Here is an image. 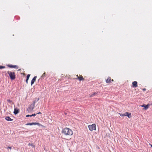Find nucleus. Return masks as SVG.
Masks as SVG:
<instances>
[{
  "instance_id": "f257e3e1",
  "label": "nucleus",
  "mask_w": 152,
  "mask_h": 152,
  "mask_svg": "<svg viewBox=\"0 0 152 152\" xmlns=\"http://www.w3.org/2000/svg\"><path fill=\"white\" fill-rule=\"evenodd\" d=\"M61 132L65 136H71L73 134L72 131L70 129L66 127L64 128L61 131Z\"/></svg>"
},
{
  "instance_id": "f03ea898",
  "label": "nucleus",
  "mask_w": 152,
  "mask_h": 152,
  "mask_svg": "<svg viewBox=\"0 0 152 152\" xmlns=\"http://www.w3.org/2000/svg\"><path fill=\"white\" fill-rule=\"evenodd\" d=\"M7 73L9 75L10 77L12 80H13L15 79V75L14 72L8 71Z\"/></svg>"
},
{
  "instance_id": "7ed1b4c3",
  "label": "nucleus",
  "mask_w": 152,
  "mask_h": 152,
  "mask_svg": "<svg viewBox=\"0 0 152 152\" xmlns=\"http://www.w3.org/2000/svg\"><path fill=\"white\" fill-rule=\"evenodd\" d=\"M88 127L91 131H92L93 130H96V125L95 124L89 125L88 126Z\"/></svg>"
},
{
  "instance_id": "20e7f679",
  "label": "nucleus",
  "mask_w": 152,
  "mask_h": 152,
  "mask_svg": "<svg viewBox=\"0 0 152 152\" xmlns=\"http://www.w3.org/2000/svg\"><path fill=\"white\" fill-rule=\"evenodd\" d=\"M35 105L33 104H31L28 107L27 110L28 112H31L34 108Z\"/></svg>"
},
{
  "instance_id": "39448f33",
  "label": "nucleus",
  "mask_w": 152,
  "mask_h": 152,
  "mask_svg": "<svg viewBox=\"0 0 152 152\" xmlns=\"http://www.w3.org/2000/svg\"><path fill=\"white\" fill-rule=\"evenodd\" d=\"M38 125L39 126H41L42 127H44V126L43 125L40 124L39 123L33 122V123H28L26 124V125Z\"/></svg>"
},
{
  "instance_id": "423d86ee",
  "label": "nucleus",
  "mask_w": 152,
  "mask_h": 152,
  "mask_svg": "<svg viewBox=\"0 0 152 152\" xmlns=\"http://www.w3.org/2000/svg\"><path fill=\"white\" fill-rule=\"evenodd\" d=\"M7 66L10 68H13L15 69H18V66L17 65H14L10 64H8L7 65Z\"/></svg>"
},
{
  "instance_id": "0eeeda50",
  "label": "nucleus",
  "mask_w": 152,
  "mask_h": 152,
  "mask_svg": "<svg viewBox=\"0 0 152 152\" xmlns=\"http://www.w3.org/2000/svg\"><path fill=\"white\" fill-rule=\"evenodd\" d=\"M149 104H148L147 105H145V104H144L143 105H141V106L142 107H144V109L145 110H147L148 109L149 107Z\"/></svg>"
},
{
  "instance_id": "6e6552de",
  "label": "nucleus",
  "mask_w": 152,
  "mask_h": 152,
  "mask_svg": "<svg viewBox=\"0 0 152 152\" xmlns=\"http://www.w3.org/2000/svg\"><path fill=\"white\" fill-rule=\"evenodd\" d=\"M37 78L36 76H35L33 78L32 80H31V85H32L34 83L35 81L36 80V79Z\"/></svg>"
},
{
  "instance_id": "1a4fd4ad",
  "label": "nucleus",
  "mask_w": 152,
  "mask_h": 152,
  "mask_svg": "<svg viewBox=\"0 0 152 152\" xmlns=\"http://www.w3.org/2000/svg\"><path fill=\"white\" fill-rule=\"evenodd\" d=\"M5 119L8 121H11L13 120V119H12L9 116H6L5 117Z\"/></svg>"
},
{
  "instance_id": "9d476101",
  "label": "nucleus",
  "mask_w": 152,
  "mask_h": 152,
  "mask_svg": "<svg viewBox=\"0 0 152 152\" xmlns=\"http://www.w3.org/2000/svg\"><path fill=\"white\" fill-rule=\"evenodd\" d=\"M125 116H128L129 118H130L131 117V114L129 113L128 112H126L125 113Z\"/></svg>"
},
{
  "instance_id": "9b49d317",
  "label": "nucleus",
  "mask_w": 152,
  "mask_h": 152,
  "mask_svg": "<svg viewBox=\"0 0 152 152\" xmlns=\"http://www.w3.org/2000/svg\"><path fill=\"white\" fill-rule=\"evenodd\" d=\"M19 112V110L18 109H17V108H15L14 110V113L15 114V115H16Z\"/></svg>"
},
{
  "instance_id": "f8f14e48",
  "label": "nucleus",
  "mask_w": 152,
  "mask_h": 152,
  "mask_svg": "<svg viewBox=\"0 0 152 152\" xmlns=\"http://www.w3.org/2000/svg\"><path fill=\"white\" fill-rule=\"evenodd\" d=\"M132 85L134 87H136L137 86V81H134L132 83Z\"/></svg>"
},
{
  "instance_id": "ddd939ff",
  "label": "nucleus",
  "mask_w": 152,
  "mask_h": 152,
  "mask_svg": "<svg viewBox=\"0 0 152 152\" xmlns=\"http://www.w3.org/2000/svg\"><path fill=\"white\" fill-rule=\"evenodd\" d=\"M111 78L110 77H108L106 80V82L107 83H110Z\"/></svg>"
},
{
  "instance_id": "4468645a",
  "label": "nucleus",
  "mask_w": 152,
  "mask_h": 152,
  "mask_svg": "<svg viewBox=\"0 0 152 152\" xmlns=\"http://www.w3.org/2000/svg\"><path fill=\"white\" fill-rule=\"evenodd\" d=\"M39 99V98H36L35 100H34L33 102V104H34L35 105V103L37 102Z\"/></svg>"
},
{
  "instance_id": "2eb2a0df",
  "label": "nucleus",
  "mask_w": 152,
  "mask_h": 152,
  "mask_svg": "<svg viewBox=\"0 0 152 152\" xmlns=\"http://www.w3.org/2000/svg\"><path fill=\"white\" fill-rule=\"evenodd\" d=\"M78 78L80 81H81L82 80H83V77H78Z\"/></svg>"
},
{
  "instance_id": "dca6fc26",
  "label": "nucleus",
  "mask_w": 152,
  "mask_h": 152,
  "mask_svg": "<svg viewBox=\"0 0 152 152\" xmlns=\"http://www.w3.org/2000/svg\"><path fill=\"white\" fill-rule=\"evenodd\" d=\"M5 66H0V69H2L5 68Z\"/></svg>"
},
{
  "instance_id": "f3484780",
  "label": "nucleus",
  "mask_w": 152,
  "mask_h": 152,
  "mask_svg": "<svg viewBox=\"0 0 152 152\" xmlns=\"http://www.w3.org/2000/svg\"><path fill=\"white\" fill-rule=\"evenodd\" d=\"M30 76V74H28L27 75V79H28L29 78V77Z\"/></svg>"
},
{
  "instance_id": "a211bd4d",
  "label": "nucleus",
  "mask_w": 152,
  "mask_h": 152,
  "mask_svg": "<svg viewBox=\"0 0 152 152\" xmlns=\"http://www.w3.org/2000/svg\"><path fill=\"white\" fill-rule=\"evenodd\" d=\"M120 115L121 116H125V113L120 114Z\"/></svg>"
},
{
  "instance_id": "6ab92c4d",
  "label": "nucleus",
  "mask_w": 152,
  "mask_h": 152,
  "mask_svg": "<svg viewBox=\"0 0 152 152\" xmlns=\"http://www.w3.org/2000/svg\"><path fill=\"white\" fill-rule=\"evenodd\" d=\"M28 145H31V146H33V147H34V145H33V144H30V143H29V144H28Z\"/></svg>"
},
{
  "instance_id": "aec40b11",
  "label": "nucleus",
  "mask_w": 152,
  "mask_h": 152,
  "mask_svg": "<svg viewBox=\"0 0 152 152\" xmlns=\"http://www.w3.org/2000/svg\"><path fill=\"white\" fill-rule=\"evenodd\" d=\"M7 101L9 102L10 103H11L12 102L11 100H10V99H7Z\"/></svg>"
},
{
  "instance_id": "412c9836",
  "label": "nucleus",
  "mask_w": 152,
  "mask_h": 152,
  "mask_svg": "<svg viewBox=\"0 0 152 152\" xmlns=\"http://www.w3.org/2000/svg\"><path fill=\"white\" fill-rule=\"evenodd\" d=\"M37 114H32L31 115V116H35Z\"/></svg>"
},
{
  "instance_id": "4be33fe9",
  "label": "nucleus",
  "mask_w": 152,
  "mask_h": 152,
  "mask_svg": "<svg viewBox=\"0 0 152 152\" xmlns=\"http://www.w3.org/2000/svg\"><path fill=\"white\" fill-rule=\"evenodd\" d=\"M29 116L31 117V116H31V115H26V117H29Z\"/></svg>"
},
{
  "instance_id": "5701e85b",
  "label": "nucleus",
  "mask_w": 152,
  "mask_h": 152,
  "mask_svg": "<svg viewBox=\"0 0 152 152\" xmlns=\"http://www.w3.org/2000/svg\"><path fill=\"white\" fill-rule=\"evenodd\" d=\"M45 72H44L42 75V77H43L44 76H45Z\"/></svg>"
},
{
  "instance_id": "b1692460",
  "label": "nucleus",
  "mask_w": 152,
  "mask_h": 152,
  "mask_svg": "<svg viewBox=\"0 0 152 152\" xmlns=\"http://www.w3.org/2000/svg\"><path fill=\"white\" fill-rule=\"evenodd\" d=\"M9 148L10 149H12V148L11 147H10V146H8L7 147V148Z\"/></svg>"
},
{
  "instance_id": "393cba45",
  "label": "nucleus",
  "mask_w": 152,
  "mask_h": 152,
  "mask_svg": "<svg viewBox=\"0 0 152 152\" xmlns=\"http://www.w3.org/2000/svg\"><path fill=\"white\" fill-rule=\"evenodd\" d=\"M28 79H26V83H28Z\"/></svg>"
},
{
  "instance_id": "a878e982",
  "label": "nucleus",
  "mask_w": 152,
  "mask_h": 152,
  "mask_svg": "<svg viewBox=\"0 0 152 152\" xmlns=\"http://www.w3.org/2000/svg\"><path fill=\"white\" fill-rule=\"evenodd\" d=\"M37 114H41V113L40 112H39L37 113Z\"/></svg>"
},
{
  "instance_id": "bb28decb",
  "label": "nucleus",
  "mask_w": 152,
  "mask_h": 152,
  "mask_svg": "<svg viewBox=\"0 0 152 152\" xmlns=\"http://www.w3.org/2000/svg\"><path fill=\"white\" fill-rule=\"evenodd\" d=\"M145 90H146V89L145 88H144V89H143V91H145Z\"/></svg>"
},
{
  "instance_id": "cd10ccee",
  "label": "nucleus",
  "mask_w": 152,
  "mask_h": 152,
  "mask_svg": "<svg viewBox=\"0 0 152 152\" xmlns=\"http://www.w3.org/2000/svg\"><path fill=\"white\" fill-rule=\"evenodd\" d=\"M150 145L151 146V147L152 148V145L151 144H150Z\"/></svg>"
},
{
  "instance_id": "c85d7f7f",
  "label": "nucleus",
  "mask_w": 152,
  "mask_h": 152,
  "mask_svg": "<svg viewBox=\"0 0 152 152\" xmlns=\"http://www.w3.org/2000/svg\"><path fill=\"white\" fill-rule=\"evenodd\" d=\"M112 81H113V79H112Z\"/></svg>"
},
{
  "instance_id": "c756f323",
  "label": "nucleus",
  "mask_w": 152,
  "mask_h": 152,
  "mask_svg": "<svg viewBox=\"0 0 152 152\" xmlns=\"http://www.w3.org/2000/svg\"><path fill=\"white\" fill-rule=\"evenodd\" d=\"M151 105H152V104H151Z\"/></svg>"
}]
</instances>
